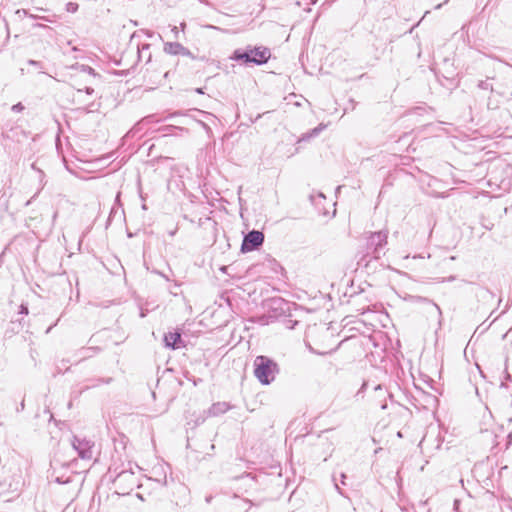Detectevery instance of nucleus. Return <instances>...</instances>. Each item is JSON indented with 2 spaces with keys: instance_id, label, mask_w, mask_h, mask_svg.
I'll use <instances>...</instances> for the list:
<instances>
[{
  "instance_id": "2f4dec72",
  "label": "nucleus",
  "mask_w": 512,
  "mask_h": 512,
  "mask_svg": "<svg viewBox=\"0 0 512 512\" xmlns=\"http://www.w3.org/2000/svg\"><path fill=\"white\" fill-rule=\"evenodd\" d=\"M146 35H147L148 37H152L153 33H152L151 31L147 30V31H146Z\"/></svg>"
},
{
  "instance_id": "f3484780",
  "label": "nucleus",
  "mask_w": 512,
  "mask_h": 512,
  "mask_svg": "<svg viewBox=\"0 0 512 512\" xmlns=\"http://www.w3.org/2000/svg\"><path fill=\"white\" fill-rule=\"evenodd\" d=\"M78 8H79V5L77 3H75V2H68L66 4V11L67 12L75 13V12H77Z\"/></svg>"
},
{
  "instance_id": "c85d7f7f",
  "label": "nucleus",
  "mask_w": 512,
  "mask_h": 512,
  "mask_svg": "<svg viewBox=\"0 0 512 512\" xmlns=\"http://www.w3.org/2000/svg\"><path fill=\"white\" fill-rule=\"evenodd\" d=\"M205 501H206L207 503H210V502L212 501V496H211V495H210V496H207V497L205 498Z\"/></svg>"
},
{
  "instance_id": "5701e85b",
  "label": "nucleus",
  "mask_w": 512,
  "mask_h": 512,
  "mask_svg": "<svg viewBox=\"0 0 512 512\" xmlns=\"http://www.w3.org/2000/svg\"><path fill=\"white\" fill-rule=\"evenodd\" d=\"M16 14H18L19 16L23 15V16H28V17L30 15L29 11L26 9H18L16 11Z\"/></svg>"
},
{
  "instance_id": "473e14b6",
  "label": "nucleus",
  "mask_w": 512,
  "mask_h": 512,
  "mask_svg": "<svg viewBox=\"0 0 512 512\" xmlns=\"http://www.w3.org/2000/svg\"><path fill=\"white\" fill-rule=\"evenodd\" d=\"M446 79H453V74L445 76Z\"/></svg>"
},
{
  "instance_id": "412c9836",
  "label": "nucleus",
  "mask_w": 512,
  "mask_h": 512,
  "mask_svg": "<svg viewBox=\"0 0 512 512\" xmlns=\"http://www.w3.org/2000/svg\"><path fill=\"white\" fill-rule=\"evenodd\" d=\"M82 91H84V92H85L86 94H88V95H92V94L94 93V89H93L92 87H88V86H87V87H85V88H84V90H82V89H80V88H79V89H77V92H78V93H81Z\"/></svg>"
},
{
  "instance_id": "2eb2a0df",
  "label": "nucleus",
  "mask_w": 512,
  "mask_h": 512,
  "mask_svg": "<svg viewBox=\"0 0 512 512\" xmlns=\"http://www.w3.org/2000/svg\"><path fill=\"white\" fill-rule=\"evenodd\" d=\"M478 87L483 90H490L491 92L493 91V86L488 79L479 81Z\"/></svg>"
},
{
  "instance_id": "4be33fe9",
  "label": "nucleus",
  "mask_w": 512,
  "mask_h": 512,
  "mask_svg": "<svg viewBox=\"0 0 512 512\" xmlns=\"http://www.w3.org/2000/svg\"><path fill=\"white\" fill-rule=\"evenodd\" d=\"M149 48H150V44H144V45L142 46V49L138 51V58H139V59H141V58H142V55H143V52H144L145 50H147V51H148V50H149Z\"/></svg>"
},
{
  "instance_id": "f257e3e1",
  "label": "nucleus",
  "mask_w": 512,
  "mask_h": 512,
  "mask_svg": "<svg viewBox=\"0 0 512 512\" xmlns=\"http://www.w3.org/2000/svg\"><path fill=\"white\" fill-rule=\"evenodd\" d=\"M393 42L392 34L389 31L388 23L385 20L375 24L367 39L365 52L368 62L374 65L386 53L388 46Z\"/></svg>"
},
{
  "instance_id": "c756f323",
  "label": "nucleus",
  "mask_w": 512,
  "mask_h": 512,
  "mask_svg": "<svg viewBox=\"0 0 512 512\" xmlns=\"http://www.w3.org/2000/svg\"><path fill=\"white\" fill-rule=\"evenodd\" d=\"M151 57H152V56H151V53H148V57H147V59H146V63H148V62H150V61H151Z\"/></svg>"
},
{
  "instance_id": "0eeeda50",
  "label": "nucleus",
  "mask_w": 512,
  "mask_h": 512,
  "mask_svg": "<svg viewBox=\"0 0 512 512\" xmlns=\"http://www.w3.org/2000/svg\"><path fill=\"white\" fill-rule=\"evenodd\" d=\"M72 446L74 450H76L78 456L81 459L90 460L93 456L92 448L94 447V443L86 438H80L78 436H73Z\"/></svg>"
},
{
  "instance_id": "a878e982",
  "label": "nucleus",
  "mask_w": 512,
  "mask_h": 512,
  "mask_svg": "<svg viewBox=\"0 0 512 512\" xmlns=\"http://www.w3.org/2000/svg\"><path fill=\"white\" fill-rule=\"evenodd\" d=\"M20 313L21 314H28V307L25 305L20 306Z\"/></svg>"
},
{
  "instance_id": "f704fd0d",
  "label": "nucleus",
  "mask_w": 512,
  "mask_h": 512,
  "mask_svg": "<svg viewBox=\"0 0 512 512\" xmlns=\"http://www.w3.org/2000/svg\"><path fill=\"white\" fill-rule=\"evenodd\" d=\"M186 27V24L185 23H181V28L184 30V28Z\"/></svg>"
},
{
  "instance_id": "39448f33",
  "label": "nucleus",
  "mask_w": 512,
  "mask_h": 512,
  "mask_svg": "<svg viewBox=\"0 0 512 512\" xmlns=\"http://www.w3.org/2000/svg\"><path fill=\"white\" fill-rule=\"evenodd\" d=\"M264 242V234L259 230H251L247 234L244 235L242 244H241V252L247 253L254 250H257L259 247L263 245Z\"/></svg>"
},
{
  "instance_id": "20e7f679",
  "label": "nucleus",
  "mask_w": 512,
  "mask_h": 512,
  "mask_svg": "<svg viewBox=\"0 0 512 512\" xmlns=\"http://www.w3.org/2000/svg\"><path fill=\"white\" fill-rule=\"evenodd\" d=\"M387 233L384 231L372 232L366 239V252L359 259L358 264L367 266L370 259H379L381 251L387 244Z\"/></svg>"
},
{
  "instance_id": "6ab92c4d",
  "label": "nucleus",
  "mask_w": 512,
  "mask_h": 512,
  "mask_svg": "<svg viewBox=\"0 0 512 512\" xmlns=\"http://www.w3.org/2000/svg\"><path fill=\"white\" fill-rule=\"evenodd\" d=\"M55 482H57L59 484H67V483L71 482V476H68L66 478H64V476H56Z\"/></svg>"
},
{
  "instance_id": "6e6552de",
  "label": "nucleus",
  "mask_w": 512,
  "mask_h": 512,
  "mask_svg": "<svg viewBox=\"0 0 512 512\" xmlns=\"http://www.w3.org/2000/svg\"><path fill=\"white\" fill-rule=\"evenodd\" d=\"M164 52L171 55L186 56L192 60L198 59L188 48L184 47L179 42H166L164 44Z\"/></svg>"
},
{
  "instance_id": "f8f14e48",
  "label": "nucleus",
  "mask_w": 512,
  "mask_h": 512,
  "mask_svg": "<svg viewBox=\"0 0 512 512\" xmlns=\"http://www.w3.org/2000/svg\"><path fill=\"white\" fill-rule=\"evenodd\" d=\"M325 128L324 125L320 124L317 127L313 128L312 130L302 134V136L299 138V142H307L311 138H314L319 135V133Z\"/></svg>"
},
{
  "instance_id": "e433bc0d",
  "label": "nucleus",
  "mask_w": 512,
  "mask_h": 512,
  "mask_svg": "<svg viewBox=\"0 0 512 512\" xmlns=\"http://www.w3.org/2000/svg\"><path fill=\"white\" fill-rule=\"evenodd\" d=\"M20 407H21L22 409H24V401H22V403L20 404Z\"/></svg>"
},
{
  "instance_id": "f03ea898",
  "label": "nucleus",
  "mask_w": 512,
  "mask_h": 512,
  "mask_svg": "<svg viewBox=\"0 0 512 512\" xmlns=\"http://www.w3.org/2000/svg\"><path fill=\"white\" fill-rule=\"evenodd\" d=\"M271 57V51L264 46H251L235 49L229 59L245 66L263 65L268 62Z\"/></svg>"
},
{
  "instance_id": "393cba45",
  "label": "nucleus",
  "mask_w": 512,
  "mask_h": 512,
  "mask_svg": "<svg viewBox=\"0 0 512 512\" xmlns=\"http://www.w3.org/2000/svg\"><path fill=\"white\" fill-rule=\"evenodd\" d=\"M138 125L139 124H136L132 129H130L129 132L127 133V136H134L138 131Z\"/></svg>"
},
{
  "instance_id": "ddd939ff",
  "label": "nucleus",
  "mask_w": 512,
  "mask_h": 512,
  "mask_svg": "<svg viewBox=\"0 0 512 512\" xmlns=\"http://www.w3.org/2000/svg\"><path fill=\"white\" fill-rule=\"evenodd\" d=\"M416 299L418 301H420V302H425V303L430 304L435 309V311L437 312V315L439 317V323H441L442 311H441L440 307L436 303H434L432 300H430L428 298L421 297V296L416 297Z\"/></svg>"
},
{
  "instance_id": "aec40b11",
  "label": "nucleus",
  "mask_w": 512,
  "mask_h": 512,
  "mask_svg": "<svg viewBox=\"0 0 512 512\" xmlns=\"http://www.w3.org/2000/svg\"><path fill=\"white\" fill-rule=\"evenodd\" d=\"M25 109V106L21 103V102H18L16 104H14L12 107H11V110L15 113H20L22 112L23 110Z\"/></svg>"
},
{
  "instance_id": "7c9ffc66",
  "label": "nucleus",
  "mask_w": 512,
  "mask_h": 512,
  "mask_svg": "<svg viewBox=\"0 0 512 512\" xmlns=\"http://www.w3.org/2000/svg\"><path fill=\"white\" fill-rule=\"evenodd\" d=\"M196 92L199 93V94H203L204 93L202 88H197Z\"/></svg>"
},
{
  "instance_id": "4c0bfd02",
  "label": "nucleus",
  "mask_w": 512,
  "mask_h": 512,
  "mask_svg": "<svg viewBox=\"0 0 512 512\" xmlns=\"http://www.w3.org/2000/svg\"><path fill=\"white\" fill-rule=\"evenodd\" d=\"M261 117H262V115H261V114H258L255 120H257V119H259V118H261Z\"/></svg>"
},
{
  "instance_id": "bb28decb",
  "label": "nucleus",
  "mask_w": 512,
  "mask_h": 512,
  "mask_svg": "<svg viewBox=\"0 0 512 512\" xmlns=\"http://www.w3.org/2000/svg\"><path fill=\"white\" fill-rule=\"evenodd\" d=\"M99 382H102V383H105V384H109L111 381H112V378H106V379H99L98 380Z\"/></svg>"
},
{
  "instance_id": "b1692460",
  "label": "nucleus",
  "mask_w": 512,
  "mask_h": 512,
  "mask_svg": "<svg viewBox=\"0 0 512 512\" xmlns=\"http://www.w3.org/2000/svg\"><path fill=\"white\" fill-rule=\"evenodd\" d=\"M30 18L32 19H43L45 21H51L48 17H44V16H38V15H35V14H31L29 15Z\"/></svg>"
},
{
  "instance_id": "1a4fd4ad",
  "label": "nucleus",
  "mask_w": 512,
  "mask_h": 512,
  "mask_svg": "<svg viewBox=\"0 0 512 512\" xmlns=\"http://www.w3.org/2000/svg\"><path fill=\"white\" fill-rule=\"evenodd\" d=\"M164 343L167 348L178 349L183 345L181 333L178 331H170L164 335Z\"/></svg>"
},
{
  "instance_id": "9d476101",
  "label": "nucleus",
  "mask_w": 512,
  "mask_h": 512,
  "mask_svg": "<svg viewBox=\"0 0 512 512\" xmlns=\"http://www.w3.org/2000/svg\"><path fill=\"white\" fill-rule=\"evenodd\" d=\"M6 139L21 143L28 138V133L20 126H15L4 132Z\"/></svg>"
},
{
  "instance_id": "58836bf2",
  "label": "nucleus",
  "mask_w": 512,
  "mask_h": 512,
  "mask_svg": "<svg viewBox=\"0 0 512 512\" xmlns=\"http://www.w3.org/2000/svg\"><path fill=\"white\" fill-rule=\"evenodd\" d=\"M173 31H175V33L177 34V27H174Z\"/></svg>"
},
{
  "instance_id": "423d86ee",
  "label": "nucleus",
  "mask_w": 512,
  "mask_h": 512,
  "mask_svg": "<svg viewBox=\"0 0 512 512\" xmlns=\"http://www.w3.org/2000/svg\"><path fill=\"white\" fill-rule=\"evenodd\" d=\"M114 485L119 491L118 494L126 495L133 490L135 485L134 473L131 471H121L114 480Z\"/></svg>"
},
{
  "instance_id": "dca6fc26",
  "label": "nucleus",
  "mask_w": 512,
  "mask_h": 512,
  "mask_svg": "<svg viewBox=\"0 0 512 512\" xmlns=\"http://www.w3.org/2000/svg\"><path fill=\"white\" fill-rule=\"evenodd\" d=\"M507 361L508 359L506 358V361H505V376H504V379L505 381H502L501 384H500V387L501 388H507V384H506V381H511V375L509 374V372L507 371Z\"/></svg>"
},
{
  "instance_id": "72a5a7b5",
  "label": "nucleus",
  "mask_w": 512,
  "mask_h": 512,
  "mask_svg": "<svg viewBox=\"0 0 512 512\" xmlns=\"http://www.w3.org/2000/svg\"><path fill=\"white\" fill-rule=\"evenodd\" d=\"M318 197H321V198H325L324 194L323 193H318Z\"/></svg>"
},
{
  "instance_id": "4468645a",
  "label": "nucleus",
  "mask_w": 512,
  "mask_h": 512,
  "mask_svg": "<svg viewBox=\"0 0 512 512\" xmlns=\"http://www.w3.org/2000/svg\"><path fill=\"white\" fill-rule=\"evenodd\" d=\"M100 348L97 347V346H93V347H88V348H83L82 351H83V357L82 359H85V358H89L91 357V354L90 352H93V353H98L100 352Z\"/></svg>"
},
{
  "instance_id": "c9c22d12",
  "label": "nucleus",
  "mask_w": 512,
  "mask_h": 512,
  "mask_svg": "<svg viewBox=\"0 0 512 512\" xmlns=\"http://www.w3.org/2000/svg\"><path fill=\"white\" fill-rule=\"evenodd\" d=\"M397 436L401 438V437H402V432H401V431H399V432L397 433Z\"/></svg>"
},
{
  "instance_id": "7ed1b4c3",
  "label": "nucleus",
  "mask_w": 512,
  "mask_h": 512,
  "mask_svg": "<svg viewBox=\"0 0 512 512\" xmlns=\"http://www.w3.org/2000/svg\"><path fill=\"white\" fill-rule=\"evenodd\" d=\"M254 376L262 385L271 384L279 373V366L272 358L259 355L254 360Z\"/></svg>"
},
{
  "instance_id": "cd10ccee",
  "label": "nucleus",
  "mask_w": 512,
  "mask_h": 512,
  "mask_svg": "<svg viewBox=\"0 0 512 512\" xmlns=\"http://www.w3.org/2000/svg\"><path fill=\"white\" fill-rule=\"evenodd\" d=\"M345 479H346V475H345L344 473H342V474H341V482H342V484H344V485H345V481H344Z\"/></svg>"
},
{
  "instance_id": "a211bd4d",
  "label": "nucleus",
  "mask_w": 512,
  "mask_h": 512,
  "mask_svg": "<svg viewBox=\"0 0 512 512\" xmlns=\"http://www.w3.org/2000/svg\"><path fill=\"white\" fill-rule=\"evenodd\" d=\"M81 71L82 72H85L89 75H92V76H97L98 74L96 73V71L94 70V68L88 66V65H81Z\"/></svg>"
},
{
  "instance_id": "9b49d317",
  "label": "nucleus",
  "mask_w": 512,
  "mask_h": 512,
  "mask_svg": "<svg viewBox=\"0 0 512 512\" xmlns=\"http://www.w3.org/2000/svg\"><path fill=\"white\" fill-rule=\"evenodd\" d=\"M230 409V406L227 402H217L214 403L208 410L209 416H219L221 414H224Z\"/></svg>"
}]
</instances>
